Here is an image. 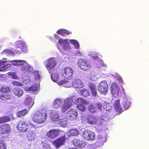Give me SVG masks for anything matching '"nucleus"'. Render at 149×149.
Returning <instances> with one entry per match:
<instances>
[{
    "mask_svg": "<svg viewBox=\"0 0 149 149\" xmlns=\"http://www.w3.org/2000/svg\"><path fill=\"white\" fill-rule=\"evenodd\" d=\"M16 51L12 48H11L10 49V54L13 56L16 52Z\"/></svg>",
    "mask_w": 149,
    "mask_h": 149,
    "instance_id": "nucleus-45",
    "label": "nucleus"
},
{
    "mask_svg": "<svg viewBox=\"0 0 149 149\" xmlns=\"http://www.w3.org/2000/svg\"><path fill=\"white\" fill-rule=\"evenodd\" d=\"M72 103L70 99L68 98L65 99L64 101V104L61 108V111L63 113H65L72 106Z\"/></svg>",
    "mask_w": 149,
    "mask_h": 149,
    "instance_id": "nucleus-13",
    "label": "nucleus"
},
{
    "mask_svg": "<svg viewBox=\"0 0 149 149\" xmlns=\"http://www.w3.org/2000/svg\"><path fill=\"white\" fill-rule=\"evenodd\" d=\"M18 65H24L25 63H26V62L25 61L18 60Z\"/></svg>",
    "mask_w": 149,
    "mask_h": 149,
    "instance_id": "nucleus-44",
    "label": "nucleus"
},
{
    "mask_svg": "<svg viewBox=\"0 0 149 149\" xmlns=\"http://www.w3.org/2000/svg\"><path fill=\"white\" fill-rule=\"evenodd\" d=\"M95 105L98 109H101L102 107V104L99 102L96 103Z\"/></svg>",
    "mask_w": 149,
    "mask_h": 149,
    "instance_id": "nucleus-48",
    "label": "nucleus"
},
{
    "mask_svg": "<svg viewBox=\"0 0 149 149\" xmlns=\"http://www.w3.org/2000/svg\"><path fill=\"white\" fill-rule=\"evenodd\" d=\"M88 109L89 112L92 114L95 113L96 111V107L93 104L90 105L88 107Z\"/></svg>",
    "mask_w": 149,
    "mask_h": 149,
    "instance_id": "nucleus-32",
    "label": "nucleus"
},
{
    "mask_svg": "<svg viewBox=\"0 0 149 149\" xmlns=\"http://www.w3.org/2000/svg\"><path fill=\"white\" fill-rule=\"evenodd\" d=\"M94 57L95 58H94V59H96L98 58V57L97 56H95V57Z\"/></svg>",
    "mask_w": 149,
    "mask_h": 149,
    "instance_id": "nucleus-54",
    "label": "nucleus"
},
{
    "mask_svg": "<svg viewBox=\"0 0 149 149\" xmlns=\"http://www.w3.org/2000/svg\"><path fill=\"white\" fill-rule=\"evenodd\" d=\"M66 114L67 117L69 119L74 120L77 118L78 115L77 111L76 109H72L68 111Z\"/></svg>",
    "mask_w": 149,
    "mask_h": 149,
    "instance_id": "nucleus-11",
    "label": "nucleus"
},
{
    "mask_svg": "<svg viewBox=\"0 0 149 149\" xmlns=\"http://www.w3.org/2000/svg\"><path fill=\"white\" fill-rule=\"evenodd\" d=\"M6 76L5 74H0V81L2 80Z\"/></svg>",
    "mask_w": 149,
    "mask_h": 149,
    "instance_id": "nucleus-50",
    "label": "nucleus"
},
{
    "mask_svg": "<svg viewBox=\"0 0 149 149\" xmlns=\"http://www.w3.org/2000/svg\"><path fill=\"white\" fill-rule=\"evenodd\" d=\"M60 132V130H53L47 132L46 135L49 138L51 139H54L59 135Z\"/></svg>",
    "mask_w": 149,
    "mask_h": 149,
    "instance_id": "nucleus-16",
    "label": "nucleus"
},
{
    "mask_svg": "<svg viewBox=\"0 0 149 149\" xmlns=\"http://www.w3.org/2000/svg\"><path fill=\"white\" fill-rule=\"evenodd\" d=\"M9 88L8 87L6 86L2 87L1 89V91L5 93L4 96H2L1 97L2 99L5 100L6 99H9Z\"/></svg>",
    "mask_w": 149,
    "mask_h": 149,
    "instance_id": "nucleus-18",
    "label": "nucleus"
},
{
    "mask_svg": "<svg viewBox=\"0 0 149 149\" xmlns=\"http://www.w3.org/2000/svg\"><path fill=\"white\" fill-rule=\"evenodd\" d=\"M10 62H11V64L13 65H18V60H13L10 61Z\"/></svg>",
    "mask_w": 149,
    "mask_h": 149,
    "instance_id": "nucleus-46",
    "label": "nucleus"
},
{
    "mask_svg": "<svg viewBox=\"0 0 149 149\" xmlns=\"http://www.w3.org/2000/svg\"><path fill=\"white\" fill-rule=\"evenodd\" d=\"M98 90L100 93L104 95L107 93L108 89V86L105 81L100 82L98 87Z\"/></svg>",
    "mask_w": 149,
    "mask_h": 149,
    "instance_id": "nucleus-7",
    "label": "nucleus"
},
{
    "mask_svg": "<svg viewBox=\"0 0 149 149\" xmlns=\"http://www.w3.org/2000/svg\"><path fill=\"white\" fill-rule=\"evenodd\" d=\"M62 103V102L61 100L57 99L53 102V106L54 108L57 109L60 107Z\"/></svg>",
    "mask_w": 149,
    "mask_h": 149,
    "instance_id": "nucleus-28",
    "label": "nucleus"
},
{
    "mask_svg": "<svg viewBox=\"0 0 149 149\" xmlns=\"http://www.w3.org/2000/svg\"><path fill=\"white\" fill-rule=\"evenodd\" d=\"M68 83V82L65 79L62 80L61 81H59V84L61 85H63Z\"/></svg>",
    "mask_w": 149,
    "mask_h": 149,
    "instance_id": "nucleus-49",
    "label": "nucleus"
},
{
    "mask_svg": "<svg viewBox=\"0 0 149 149\" xmlns=\"http://www.w3.org/2000/svg\"><path fill=\"white\" fill-rule=\"evenodd\" d=\"M26 91H31L32 93H34L37 91L38 90V88L36 85H32L29 87H26L25 89Z\"/></svg>",
    "mask_w": 149,
    "mask_h": 149,
    "instance_id": "nucleus-29",
    "label": "nucleus"
},
{
    "mask_svg": "<svg viewBox=\"0 0 149 149\" xmlns=\"http://www.w3.org/2000/svg\"><path fill=\"white\" fill-rule=\"evenodd\" d=\"M72 85L74 88H80L83 87L84 84L80 79H74Z\"/></svg>",
    "mask_w": 149,
    "mask_h": 149,
    "instance_id": "nucleus-21",
    "label": "nucleus"
},
{
    "mask_svg": "<svg viewBox=\"0 0 149 149\" xmlns=\"http://www.w3.org/2000/svg\"><path fill=\"white\" fill-rule=\"evenodd\" d=\"M9 120V118L8 116H5L0 118V124L6 122Z\"/></svg>",
    "mask_w": 149,
    "mask_h": 149,
    "instance_id": "nucleus-36",
    "label": "nucleus"
},
{
    "mask_svg": "<svg viewBox=\"0 0 149 149\" xmlns=\"http://www.w3.org/2000/svg\"><path fill=\"white\" fill-rule=\"evenodd\" d=\"M87 120L89 124L93 125L96 123L97 121V119L95 117L90 115L87 117Z\"/></svg>",
    "mask_w": 149,
    "mask_h": 149,
    "instance_id": "nucleus-26",
    "label": "nucleus"
},
{
    "mask_svg": "<svg viewBox=\"0 0 149 149\" xmlns=\"http://www.w3.org/2000/svg\"><path fill=\"white\" fill-rule=\"evenodd\" d=\"M77 108L82 112L86 111V108L85 106L81 104H79L77 106Z\"/></svg>",
    "mask_w": 149,
    "mask_h": 149,
    "instance_id": "nucleus-39",
    "label": "nucleus"
},
{
    "mask_svg": "<svg viewBox=\"0 0 149 149\" xmlns=\"http://www.w3.org/2000/svg\"><path fill=\"white\" fill-rule=\"evenodd\" d=\"M112 107H110V108L108 109L107 107L106 108V110L107 111H110L111 110Z\"/></svg>",
    "mask_w": 149,
    "mask_h": 149,
    "instance_id": "nucleus-52",
    "label": "nucleus"
},
{
    "mask_svg": "<svg viewBox=\"0 0 149 149\" xmlns=\"http://www.w3.org/2000/svg\"><path fill=\"white\" fill-rule=\"evenodd\" d=\"M10 66H11V65H10Z\"/></svg>",
    "mask_w": 149,
    "mask_h": 149,
    "instance_id": "nucleus-58",
    "label": "nucleus"
},
{
    "mask_svg": "<svg viewBox=\"0 0 149 149\" xmlns=\"http://www.w3.org/2000/svg\"><path fill=\"white\" fill-rule=\"evenodd\" d=\"M19 39H21V38H22V37H21V36H19Z\"/></svg>",
    "mask_w": 149,
    "mask_h": 149,
    "instance_id": "nucleus-56",
    "label": "nucleus"
},
{
    "mask_svg": "<svg viewBox=\"0 0 149 149\" xmlns=\"http://www.w3.org/2000/svg\"><path fill=\"white\" fill-rule=\"evenodd\" d=\"M83 135V137L87 140L93 141L95 138V134L94 132L89 130H85Z\"/></svg>",
    "mask_w": 149,
    "mask_h": 149,
    "instance_id": "nucleus-10",
    "label": "nucleus"
},
{
    "mask_svg": "<svg viewBox=\"0 0 149 149\" xmlns=\"http://www.w3.org/2000/svg\"><path fill=\"white\" fill-rule=\"evenodd\" d=\"M70 42L74 44L77 49H79V45L78 41L75 40H70Z\"/></svg>",
    "mask_w": 149,
    "mask_h": 149,
    "instance_id": "nucleus-35",
    "label": "nucleus"
},
{
    "mask_svg": "<svg viewBox=\"0 0 149 149\" xmlns=\"http://www.w3.org/2000/svg\"><path fill=\"white\" fill-rule=\"evenodd\" d=\"M111 93L115 97H117L119 94V89L116 83L113 82L112 83L111 87Z\"/></svg>",
    "mask_w": 149,
    "mask_h": 149,
    "instance_id": "nucleus-17",
    "label": "nucleus"
},
{
    "mask_svg": "<svg viewBox=\"0 0 149 149\" xmlns=\"http://www.w3.org/2000/svg\"><path fill=\"white\" fill-rule=\"evenodd\" d=\"M47 117V113L45 111H38L33 114L31 118L34 122L38 124H42L46 120Z\"/></svg>",
    "mask_w": 149,
    "mask_h": 149,
    "instance_id": "nucleus-1",
    "label": "nucleus"
},
{
    "mask_svg": "<svg viewBox=\"0 0 149 149\" xmlns=\"http://www.w3.org/2000/svg\"><path fill=\"white\" fill-rule=\"evenodd\" d=\"M76 54V55L77 56H80L82 55L81 52L79 51L77 52Z\"/></svg>",
    "mask_w": 149,
    "mask_h": 149,
    "instance_id": "nucleus-51",
    "label": "nucleus"
},
{
    "mask_svg": "<svg viewBox=\"0 0 149 149\" xmlns=\"http://www.w3.org/2000/svg\"><path fill=\"white\" fill-rule=\"evenodd\" d=\"M69 132L71 136H77L79 134V132L76 129H71Z\"/></svg>",
    "mask_w": 149,
    "mask_h": 149,
    "instance_id": "nucleus-34",
    "label": "nucleus"
},
{
    "mask_svg": "<svg viewBox=\"0 0 149 149\" xmlns=\"http://www.w3.org/2000/svg\"><path fill=\"white\" fill-rule=\"evenodd\" d=\"M89 87L91 92L92 95L93 96H96L97 93L95 84L93 83H91L89 86Z\"/></svg>",
    "mask_w": 149,
    "mask_h": 149,
    "instance_id": "nucleus-25",
    "label": "nucleus"
},
{
    "mask_svg": "<svg viewBox=\"0 0 149 149\" xmlns=\"http://www.w3.org/2000/svg\"><path fill=\"white\" fill-rule=\"evenodd\" d=\"M22 70H24V67H23L22 68Z\"/></svg>",
    "mask_w": 149,
    "mask_h": 149,
    "instance_id": "nucleus-55",
    "label": "nucleus"
},
{
    "mask_svg": "<svg viewBox=\"0 0 149 149\" xmlns=\"http://www.w3.org/2000/svg\"><path fill=\"white\" fill-rule=\"evenodd\" d=\"M9 130L8 124H5L0 126V134L7 133Z\"/></svg>",
    "mask_w": 149,
    "mask_h": 149,
    "instance_id": "nucleus-23",
    "label": "nucleus"
},
{
    "mask_svg": "<svg viewBox=\"0 0 149 149\" xmlns=\"http://www.w3.org/2000/svg\"><path fill=\"white\" fill-rule=\"evenodd\" d=\"M38 75H39V74L38 73Z\"/></svg>",
    "mask_w": 149,
    "mask_h": 149,
    "instance_id": "nucleus-57",
    "label": "nucleus"
},
{
    "mask_svg": "<svg viewBox=\"0 0 149 149\" xmlns=\"http://www.w3.org/2000/svg\"><path fill=\"white\" fill-rule=\"evenodd\" d=\"M17 128L19 131L22 132H25L27 131L28 129V125L23 120L19 121Z\"/></svg>",
    "mask_w": 149,
    "mask_h": 149,
    "instance_id": "nucleus-6",
    "label": "nucleus"
},
{
    "mask_svg": "<svg viewBox=\"0 0 149 149\" xmlns=\"http://www.w3.org/2000/svg\"><path fill=\"white\" fill-rule=\"evenodd\" d=\"M36 128L33 126L29 131L27 135V138L29 141H33L36 137V134L35 133Z\"/></svg>",
    "mask_w": 149,
    "mask_h": 149,
    "instance_id": "nucleus-14",
    "label": "nucleus"
},
{
    "mask_svg": "<svg viewBox=\"0 0 149 149\" xmlns=\"http://www.w3.org/2000/svg\"><path fill=\"white\" fill-rule=\"evenodd\" d=\"M113 107L115 111L119 113H121L123 111L119 100H117L115 101L113 104Z\"/></svg>",
    "mask_w": 149,
    "mask_h": 149,
    "instance_id": "nucleus-19",
    "label": "nucleus"
},
{
    "mask_svg": "<svg viewBox=\"0 0 149 149\" xmlns=\"http://www.w3.org/2000/svg\"><path fill=\"white\" fill-rule=\"evenodd\" d=\"M49 73L51 74V78L53 81H58L59 77L58 72L55 71L54 72Z\"/></svg>",
    "mask_w": 149,
    "mask_h": 149,
    "instance_id": "nucleus-27",
    "label": "nucleus"
},
{
    "mask_svg": "<svg viewBox=\"0 0 149 149\" xmlns=\"http://www.w3.org/2000/svg\"><path fill=\"white\" fill-rule=\"evenodd\" d=\"M81 91V94L83 96L85 97H86L89 95V93L87 90L84 89L82 90V91Z\"/></svg>",
    "mask_w": 149,
    "mask_h": 149,
    "instance_id": "nucleus-37",
    "label": "nucleus"
},
{
    "mask_svg": "<svg viewBox=\"0 0 149 149\" xmlns=\"http://www.w3.org/2000/svg\"><path fill=\"white\" fill-rule=\"evenodd\" d=\"M17 48H21V52L24 53L27 52L28 51L27 48L24 42L22 40H19L16 42Z\"/></svg>",
    "mask_w": 149,
    "mask_h": 149,
    "instance_id": "nucleus-12",
    "label": "nucleus"
},
{
    "mask_svg": "<svg viewBox=\"0 0 149 149\" xmlns=\"http://www.w3.org/2000/svg\"><path fill=\"white\" fill-rule=\"evenodd\" d=\"M46 62L47 63L45 65L49 73L54 72L56 71V66L57 62L53 58H49Z\"/></svg>",
    "mask_w": 149,
    "mask_h": 149,
    "instance_id": "nucleus-2",
    "label": "nucleus"
},
{
    "mask_svg": "<svg viewBox=\"0 0 149 149\" xmlns=\"http://www.w3.org/2000/svg\"><path fill=\"white\" fill-rule=\"evenodd\" d=\"M77 104H85L86 103V100L81 98H78L77 100Z\"/></svg>",
    "mask_w": 149,
    "mask_h": 149,
    "instance_id": "nucleus-38",
    "label": "nucleus"
},
{
    "mask_svg": "<svg viewBox=\"0 0 149 149\" xmlns=\"http://www.w3.org/2000/svg\"><path fill=\"white\" fill-rule=\"evenodd\" d=\"M58 41L59 44L62 46L63 49L60 50L61 53L64 54H66L65 52H68L70 49L69 42L67 40H63L62 39H59Z\"/></svg>",
    "mask_w": 149,
    "mask_h": 149,
    "instance_id": "nucleus-4",
    "label": "nucleus"
},
{
    "mask_svg": "<svg viewBox=\"0 0 149 149\" xmlns=\"http://www.w3.org/2000/svg\"><path fill=\"white\" fill-rule=\"evenodd\" d=\"M73 75V70L70 67L65 68L63 72V76L65 79H70L72 78Z\"/></svg>",
    "mask_w": 149,
    "mask_h": 149,
    "instance_id": "nucleus-9",
    "label": "nucleus"
},
{
    "mask_svg": "<svg viewBox=\"0 0 149 149\" xmlns=\"http://www.w3.org/2000/svg\"><path fill=\"white\" fill-rule=\"evenodd\" d=\"M10 75L11 76L12 78L15 79H18V76L15 72H10Z\"/></svg>",
    "mask_w": 149,
    "mask_h": 149,
    "instance_id": "nucleus-40",
    "label": "nucleus"
},
{
    "mask_svg": "<svg viewBox=\"0 0 149 149\" xmlns=\"http://www.w3.org/2000/svg\"><path fill=\"white\" fill-rule=\"evenodd\" d=\"M78 63L80 68L84 71L89 70L91 68V65L90 63L84 59H79Z\"/></svg>",
    "mask_w": 149,
    "mask_h": 149,
    "instance_id": "nucleus-3",
    "label": "nucleus"
},
{
    "mask_svg": "<svg viewBox=\"0 0 149 149\" xmlns=\"http://www.w3.org/2000/svg\"><path fill=\"white\" fill-rule=\"evenodd\" d=\"M66 140V137L65 135H64L54 141L53 144L56 148H57L61 146L64 145Z\"/></svg>",
    "mask_w": 149,
    "mask_h": 149,
    "instance_id": "nucleus-5",
    "label": "nucleus"
},
{
    "mask_svg": "<svg viewBox=\"0 0 149 149\" xmlns=\"http://www.w3.org/2000/svg\"><path fill=\"white\" fill-rule=\"evenodd\" d=\"M6 58H3L2 60H0V71H6L9 69V62L7 61Z\"/></svg>",
    "mask_w": 149,
    "mask_h": 149,
    "instance_id": "nucleus-8",
    "label": "nucleus"
},
{
    "mask_svg": "<svg viewBox=\"0 0 149 149\" xmlns=\"http://www.w3.org/2000/svg\"><path fill=\"white\" fill-rule=\"evenodd\" d=\"M12 83L13 85L19 86H22L23 84L22 83L18 82L17 81H15L12 82Z\"/></svg>",
    "mask_w": 149,
    "mask_h": 149,
    "instance_id": "nucleus-41",
    "label": "nucleus"
},
{
    "mask_svg": "<svg viewBox=\"0 0 149 149\" xmlns=\"http://www.w3.org/2000/svg\"><path fill=\"white\" fill-rule=\"evenodd\" d=\"M52 120L54 121H58L59 119V116L57 113H52L51 115Z\"/></svg>",
    "mask_w": 149,
    "mask_h": 149,
    "instance_id": "nucleus-30",
    "label": "nucleus"
},
{
    "mask_svg": "<svg viewBox=\"0 0 149 149\" xmlns=\"http://www.w3.org/2000/svg\"><path fill=\"white\" fill-rule=\"evenodd\" d=\"M1 54L8 56L9 54V50L8 49H5L1 53Z\"/></svg>",
    "mask_w": 149,
    "mask_h": 149,
    "instance_id": "nucleus-43",
    "label": "nucleus"
},
{
    "mask_svg": "<svg viewBox=\"0 0 149 149\" xmlns=\"http://www.w3.org/2000/svg\"><path fill=\"white\" fill-rule=\"evenodd\" d=\"M101 120H100V123L99 124V125H102V124H103V123H101Z\"/></svg>",
    "mask_w": 149,
    "mask_h": 149,
    "instance_id": "nucleus-53",
    "label": "nucleus"
},
{
    "mask_svg": "<svg viewBox=\"0 0 149 149\" xmlns=\"http://www.w3.org/2000/svg\"><path fill=\"white\" fill-rule=\"evenodd\" d=\"M12 92L15 95L20 97L22 95L23 92V90L20 88H15L12 89Z\"/></svg>",
    "mask_w": 149,
    "mask_h": 149,
    "instance_id": "nucleus-22",
    "label": "nucleus"
},
{
    "mask_svg": "<svg viewBox=\"0 0 149 149\" xmlns=\"http://www.w3.org/2000/svg\"><path fill=\"white\" fill-rule=\"evenodd\" d=\"M28 112V111L26 109H23L17 112V116L20 117L24 116Z\"/></svg>",
    "mask_w": 149,
    "mask_h": 149,
    "instance_id": "nucleus-33",
    "label": "nucleus"
},
{
    "mask_svg": "<svg viewBox=\"0 0 149 149\" xmlns=\"http://www.w3.org/2000/svg\"><path fill=\"white\" fill-rule=\"evenodd\" d=\"M24 104L29 109L34 104V101L31 97H28L26 98Z\"/></svg>",
    "mask_w": 149,
    "mask_h": 149,
    "instance_id": "nucleus-20",
    "label": "nucleus"
},
{
    "mask_svg": "<svg viewBox=\"0 0 149 149\" xmlns=\"http://www.w3.org/2000/svg\"><path fill=\"white\" fill-rule=\"evenodd\" d=\"M66 120H61L60 121V124L62 127H65L66 126Z\"/></svg>",
    "mask_w": 149,
    "mask_h": 149,
    "instance_id": "nucleus-42",
    "label": "nucleus"
},
{
    "mask_svg": "<svg viewBox=\"0 0 149 149\" xmlns=\"http://www.w3.org/2000/svg\"><path fill=\"white\" fill-rule=\"evenodd\" d=\"M0 149H5L4 143L1 140H0Z\"/></svg>",
    "mask_w": 149,
    "mask_h": 149,
    "instance_id": "nucleus-47",
    "label": "nucleus"
},
{
    "mask_svg": "<svg viewBox=\"0 0 149 149\" xmlns=\"http://www.w3.org/2000/svg\"><path fill=\"white\" fill-rule=\"evenodd\" d=\"M57 33L63 37H66V35H68L71 34V32H70L64 29H61L58 30Z\"/></svg>",
    "mask_w": 149,
    "mask_h": 149,
    "instance_id": "nucleus-24",
    "label": "nucleus"
},
{
    "mask_svg": "<svg viewBox=\"0 0 149 149\" xmlns=\"http://www.w3.org/2000/svg\"><path fill=\"white\" fill-rule=\"evenodd\" d=\"M74 145L76 147H78L80 148L84 147L86 145V142L84 140L74 139L73 141Z\"/></svg>",
    "mask_w": 149,
    "mask_h": 149,
    "instance_id": "nucleus-15",
    "label": "nucleus"
},
{
    "mask_svg": "<svg viewBox=\"0 0 149 149\" xmlns=\"http://www.w3.org/2000/svg\"><path fill=\"white\" fill-rule=\"evenodd\" d=\"M131 103L128 100H124L123 105L125 110H127L129 108Z\"/></svg>",
    "mask_w": 149,
    "mask_h": 149,
    "instance_id": "nucleus-31",
    "label": "nucleus"
}]
</instances>
